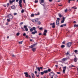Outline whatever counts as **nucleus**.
Segmentation results:
<instances>
[{"mask_svg": "<svg viewBox=\"0 0 78 78\" xmlns=\"http://www.w3.org/2000/svg\"><path fill=\"white\" fill-rule=\"evenodd\" d=\"M24 74H25V76H26V77H29V78H31V76H30V75H28V73L27 72L24 73Z\"/></svg>", "mask_w": 78, "mask_h": 78, "instance_id": "f257e3e1", "label": "nucleus"}, {"mask_svg": "<svg viewBox=\"0 0 78 78\" xmlns=\"http://www.w3.org/2000/svg\"><path fill=\"white\" fill-rule=\"evenodd\" d=\"M72 42H69L67 43V47H70L71 45H72Z\"/></svg>", "mask_w": 78, "mask_h": 78, "instance_id": "f03ea898", "label": "nucleus"}, {"mask_svg": "<svg viewBox=\"0 0 78 78\" xmlns=\"http://www.w3.org/2000/svg\"><path fill=\"white\" fill-rule=\"evenodd\" d=\"M50 25H52V27L53 28H55V23H51L50 24Z\"/></svg>", "mask_w": 78, "mask_h": 78, "instance_id": "7ed1b4c3", "label": "nucleus"}, {"mask_svg": "<svg viewBox=\"0 0 78 78\" xmlns=\"http://www.w3.org/2000/svg\"><path fill=\"white\" fill-rule=\"evenodd\" d=\"M44 73H48V72H51V69H48V70H44Z\"/></svg>", "mask_w": 78, "mask_h": 78, "instance_id": "20e7f679", "label": "nucleus"}, {"mask_svg": "<svg viewBox=\"0 0 78 78\" xmlns=\"http://www.w3.org/2000/svg\"><path fill=\"white\" fill-rule=\"evenodd\" d=\"M22 0H19V3L20 7H22Z\"/></svg>", "mask_w": 78, "mask_h": 78, "instance_id": "39448f33", "label": "nucleus"}, {"mask_svg": "<svg viewBox=\"0 0 78 78\" xmlns=\"http://www.w3.org/2000/svg\"><path fill=\"white\" fill-rule=\"evenodd\" d=\"M47 30H45L43 33V35H44V36L47 35Z\"/></svg>", "mask_w": 78, "mask_h": 78, "instance_id": "423d86ee", "label": "nucleus"}, {"mask_svg": "<svg viewBox=\"0 0 78 78\" xmlns=\"http://www.w3.org/2000/svg\"><path fill=\"white\" fill-rule=\"evenodd\" d=\"M32 21L33 22H38V19H36L35 20H32Z\"/></svg>", "mask_w": 78, "mask_h": 78, "instance_id": "0eeeda50", "label": "nucleus"}, {"mask_svg": "<svg viewBox=\"0 0 78 78\" xmlns=\"http://www.w3.org/2000/svg\"><path fill=\"white\" fill-rule=\"evenodd\" d=\"M66 68H67L66 66H65L63 67V72L64 73H65V72H66Z\"/></svg>", "mask_w": 78, "mask_h": 78, "instance_id": "6e6552de", "label": "nucleus"}, {"mask_svg": "<svg viewBox=\"0 0 78 78\" xmlns=\"http://www.w3.org/2000/svg\"><path fill=\"white\" fill-rule=\"evenodd\" d=\"M8 17L9 19H12V15L10 14L8 16Z\"/></svg>", "mask_w": 78, "mask_h": 78, "instance_id": "1a4fd4ad", "label": "nucleus"}, {"mask_svg": "<svg viewBox=\"0 0 78 78\" xmlns=\"http://www.w3.org/2000/svg\"><path fill=\"white\" fill-rule=\"evenodd\" d=\"M24 28L25 29V30L26 31H28V29L27 28V27L26 26H24Z\"/></svg>", "mask_w": 78, "mask_h": 78, "instance_id": "9d476101", "label": "nucleus"}, {"mask_svg": "<svg viewBox=\"0 0 78 78\" xmlns=\"http://www.w3.org/2000/svg\"><path fill=\"white\" fill-rule=\"evenodd\" d=\"M50 76H54L55 75V73L53 72H51L49 73Z\"/></svg>", "mask_w": 78, "mask_h": 78, "instance_id": "9b49d317", "label": "nucleus"}, {"mask_svg": "<svg viewBox=\"0 0 78 78\" xmlns=\"http://www.w3.org/2000/svg\"><path fill=\"white\" fill-rule=\"evenodd\" d=\"M34 73L36 74V76L37 77H38L39 76V74H37V71H35L34 72Z\"/></svg>", "mask_w": 78, "mask_h": 78, "instance_id": "f8f14e48", "label": "nucleus"}, {"mask_svg": "<svg viewBox=\"0 0 78 78\" xmlns=\"http://www.w3.org/2000/svg\"><path fill=\"white\" fill-rule=\"evenodd\" d=\"M31 76L32 78H34V73H31Z\"/></svg>", "mask_w": 78, "mask_h": 78, "instance_id": "ddd939ff", "label": "nucleus"}, {"mask_svg": "<svg viewBox=\"0 0 78 78\" xmlns=\"http://www.w3.org/2000/svg\"><path fill=\"white\" fill-rule=\"evenodd\" d=\"M35 45L36 44H33V45H31V46H30L29 47L30 48H33V47H35Z\"/></svg>", "mask_w": 78, "mask_h": 78, "instance_id": "4468645a", "label": "nucleus"}, {"mask_svg": "<svg viewBox=\"0 0 78 78\" xmlns=\"http://www.w3.org/2000/svg\"><path fill=\"white\" fill-rule=\"evenodd\" d=\"M11 8L12 9H16V6H15L14 5L12 6Z\"/></svg>", "mask_w": 78, "mask_h": 78, "instance_id": "2eb2a0df", "label": "nucleus"}, {"mask_svg": "<svg viewBox=\"0 0 78 78\" xmlns=\"http://www.w3.org/2000/svg\"><path fill=\"white\" fill-rule=\"evenodd\" d=\"M40 1V4H41V5H42V3H44V0H41Z\"/></svg>", "mask_w": 78, "mask_h": 78, "instance_id": "dca6fc26", "label": "nucleus"}, {"mask_svg": "<svg viewBox=\"0 0 78 78\" xmlns=\"http://www.w3.org/2000/svg\"><path fill=\"white\" fill-rule=\"evenodd\" d=\"M65 20V18L64 17H63L62 20L61 21V23H64V20Z\"/></svg>", "mask_w": 78, "mask_h": 78, "instance_id": "f3484780", "label": "nucleus"}, {"mask_svg": "<svg viewBox=\"0 0 78 78\" xmlns=\"http://www.w3.org/2000/svg\"><path fill=\"white\" fill-rule=\"evenodd\" d=\"M67 58H63V59H62V61H67Z\"/></svg>", "mask_w": 78, "mask_h": 78, "instance_id": "a211bd4d", "label": "nucleus"}, {"mask_svg": "<svg viewBox=\"0 0 78 78\" xmlns=\"http://www.w3.org/2000/svg\"><path fill=\"white\" fill-rule=\"evenodd\" d=\"M56 25H59V21L56 20Z\"/></svg>", "mask_w": 78, "mask_h": 78, "instance_id": "6ab92c4d", "label": "nucleus"}, {"mask_svg": "<svg viewBox=\"0 0 78 78\" xmlns=\"http://www.w3.org/2000/svg\"><path fill=\"white\" fill-rule=\"evenodd\" d=\"M36 48H32V50L33 51H36Z\"/></svg>", "mask_w": 78, "mask_h": 78, "instance_id": "aec40b11", "label": "nucleus"}, {"mask_svg": "<svg viewBox=\"0 0 78 78\" xmlns=\"http://www.w3.org/2000/svg\"><path fill=\"white\" fill-rule=\"evenodd\" d=\"M65 54L66 56H68L69 55V52H67L65 53Z\"/></svg>", "mask_w": 78, "mask_h": 78, "instance_id": "412c9836", "label": "nucleus"}, {"mask_svg": "<svg viewBox=\"0 0 78 78\" xmlns=\"http://www.w3.org/2000/svg\"><path fill=\"white\" fill-rule=\"evenodd\" d=\"M30 16H31V17H34V14H33V13Z\"/></svg>", "mask_w": 78, "mask_h": 78, "instance_id": "4be33fe9", "label": "nucleus"}, {"mask_svg": "<svg viewBox=\"0 0 78 78\" xmlns=\"http://www.w3.org/2000/svg\"><path fill=\"white\" fill-rule=\"evenodd\" d=\"M40 14V13L39 12H38L37 14L35 13V16H39Z\"/></svg>", "mask_w": 78, "mask_h": 78, "instance_id": "5701e85b", "label": "nucleus"}, {"mask_svg": "<svg viewBox=\"0 0 78 78\" xmlns=\"http://www.w3.org/2000/svg\"><path fill=\"white\" fill-rule=\"evenodd\" d=\"M74 62H76L77 61V60H76V57H75L74 59Z\"/></svg>", "mask_w": 78, "mask_h": 78, "instance_id": "b1692460", "label": "nucleus"}, {"mask_svg": "<svg viewBox=\"0 0 78 78\" xmlns=\"http://www.w3.org/2000/svg\"><path fill=\"white\" fill-rule=\"evenodd\" d=\"M44 73H44V71L41 72V75H44Z\"/></svg>", "mask_w": 78, "mask_h": 78, "instance_id": "393cba45", "label": "nucleus"}, {"mask_svg": "<svg viewBox=\"0 0 78 78\" xmlns=\"http://www.w3.org/2000/svg\"><path fill=\"white\" fill-rule=\"evenodd\" d=\"M33 31V28H32L30 29V31L31 32H32Z\"/></svg>", "mask_w": 78, "mask_h": 78, "instance_id": "a878e982", "label": "nucleus"}, {"mask_svg": "<svg viewBox=\"0 0 78 78\" xmlns=\"http://www.w3.org/2000/svg\"><path fill=\"white\" fill-rule=\"evenodd\" d=\"M78 27V25H74V27Z\"/></svg>", "mask_w": 78, "mask_h": 78, "instance_id": "bb28decb", "label": "nucleus"}, {"mask_svg": "<svg viewBox=\"0 0 78 78\" xmlns=\"http://www.w3.org/2000/svg\"><path fill=\"white\" fill-rule=\"evenodd\" d=\"M58 16H59V17H62V15H61V14L59 13V14H58Z\"/></svg>", "mask_w": 78, "mask_h": 78, "instance_id": "cd10ccee", "label": "nucleus"}, {"mask_svg": "<svg viewBox=\"0 0 78 78\" xmlns=\"http://www.w3.org/2000/svg\"><path fill=\"white\" fill-rule=\"evenodd\" d=\"M61 48H64V47H65V46L64 45H62L61 46Z\"/></svg>", "mask_w": 78, "mask_h": 78, "instance_id": "c85d7f7f", "label": "nucleus"}, {"mask_svg": "<svg viewBox=\"0 0 78 78\" xmlns=\"http://www.w3.org/2000/svg\"><path fill=\"white\" fill-rule=\"evenodd\" d=\"M9 2L10 3V4H12V3H13L12 2V1L11 0H9Z\"/></svg>", "mask_w": 78, "mask_h": 78, "instance_id": "c756f323", "label": "nucleus"}, {"mask_svg": "<svg viewBox=\"0 0 78 78\" xmlns=\"http://www.w3.org/2000/svg\"><path fill=\"white\" fill-rule=\"evenodd\" d=\"M7 21H8V22H9L11 21V20H10V19H7Z\"/></svg>", "mask_w": 78, "mask_h": 78, "instance_id": "7c9ffc66", "label": "nucleus"}, {"mask_svg": "<svg viewBox=\"0 0 78 78\" xmlns=\"http://www.w3.org/2000/svg\"><path fill=\"white\" fill-rule=\"evenodd\" d=\"M33 30H34V31L36 30V27H33Z\"/></svg>", "mask_w": 78, "mask_h": 78, "instance_id": "2f4dec72", "label": "nucleus"}, {"mask_svg": "<svg viewBox=\"0 0 78 78\" xmlns=\"http://www.w3.org/2000/svg\"><path fill=\"white\" fill-rule=\"evenodd\" d=\"M19 34H20V33H17L16 34V36H18L19 35Z\"/></svg>", "mask_w": 78, "mask_h": 78, "instance_id": "473e14b6", "label": "nucleus"}, {"mask_svg": "<svg viewBox=\"0 0 78 78\" xmlns=\"http://www.w3.org/2000/svg\"><path fill=\"white\" fill-rule=\"evenodd\" d=\"M35 3H37L38 2V1L37 0H36L35 1Z\"/></svg>", "mask_w": 78, "mask_h": 78, "instance_id": "72a5a7b5", "label": "nucleus"}, {"mask_svg": "<svg viewBox=\"0 0 78 78\" xmlns=\"http://www.w3.org/2000/svg\"><path fill=\"white\" fill-rule=\"evenodd\" d=\"M22 42H23V41H20L19 42V44H22Z\"/></svg>", "mask_w": 78, "mask_h": 78, "instance_id": "f704fd0d", "label": "nucleus"}, {"mask_svg": "<svg viewBox=\"0 0 78 78\" xmlns=\"http://www.w3.org/2000/svg\"><path fill=\"white\" fill-rule=\"evenodd\" d=\"M21 12L22 13H23V12H24V10L23 9L21 11Z\"/></svg>", "mask_w": 78, "mask_h": 78, "instance_id": "c9c22d12", "label": "nucleus"}, {"mask_svg": "<svg viewBox=\"0 0 78 78\" xmlns=\"http://www.w3.org/2000/svg\"><path fill=\"white\" fill-rule=\"evenodd\" d=\"M14 16H16V15H17V13L15 12L13 14Z\"/></svg>", "mask_w": 78, "mask_h": 78, "instance_id": "e433bc0d", "label": "nucleus"}, {"mask_svg": "<svg viewBox=\"0 0 78 78\" xmlns=\"http://www.w3.org/2000/svg\"><path fill=\"white\" fill-rule=\"evenodd\" d=\"M37 69H38V71H39V72H40V71H41V70H40V69L39 68V67H38Z\"/></svg>", "mask_w": 78, "mask_h": 78, "instance_id": "4c0bfd02", "label": "nucleus"}, {"mask_svg": "<svg viewBox=\"0 0 78 78\" xmlns=\"http://www.w3.org/2000/svg\"><path fill=\"white\" fill-rule=\"evenodd\" d=\"M39 30H43V28L41 27V28H39Z\"/></svg>", "mask_w": 78, "mask_h": 78, "instance_id": "58836bf2", "label": "nucleus"}, {"mask_svg": "<svg viewBox=\"0 0 78 78\" xmlns=\"http://www.w3.org/2000/svg\"><path fill=\"white\" fill-rule=\"evenodd\" d=\"M74 51L75 53H77V52H78V51L77 50H75Z\"/></svg>", "mask_w": 78, "mask_h": 78, "instance_id": "ea45409f", "label": "nucleus"}, {"mask_svg": "<svg viewBox=\"0 0 78 78\" xmlns=\"http://www.w3.org/2000/svg\"><path fill=\"white\" fill-rule=\"evenodd\" d=\"M41 22L39 21L38 22V25H41Z\"/></svg>", "mask_w": 78, "mask_h": 78, "instance_id": "a19ab883", "label": "nucleus"}, {"mask_svg": "<svg viewBox=\"0 0 78 78\" xmlns=\"http://www.w3.org/2000/svg\"><path fill=\"white\" fill-rule=\"evenodd\" d=\"M67 9H66L65 10V12H67Z\"/></svg>", "mask_w": 78, "mask_h": 78, "instance_id": "79ce46f5", "label": "nucleus"}, {"mask_svg": "<svg viewBox=\"0 0 78 78\" xmlns=\"http://www.w3.org/2000/svg\"><path fill=\"white\" fill-rule=\"evenodd\" d=\"M34 33H37V31L36 30H34Z\"/></svg>", "mask_w": 78, "mask_h": 78, "instance_id": "37998d69", "label": "nucleus"}, {"mask_svg": "<svg viewBox=\"0 0 78 78\" xmlns=\"http://www.w3.org/2000/svg\"><path fill=\"white\" fill-rule=\"evenodd\" d=\"M35 32H32V34H35Z\"/></svg>", "mask_w": 78, "mask_h": 78, "instance_id": "c03bdc74", "label": "nucleus"}, {"mask_svg": "<svg viewBox=\"0 0 78 78\" xmlns=\"http://www.w3.org/2000/svg\"><path fill=\"white\" fill-rule=\"evenodd\" d=\"M70 1H72V0H69L68 2L69 3H70Z\"/></svg>", "mask_w": 78, "mask_h": 78, "instance_id": "a18cd8bd", "label": "nucleus"}, {"mask_svg": "<svg viewBox=\"0 0 78 78\" xmlns=\"http://www.w3.org/2000/svg\"><path fill=\"white\" fill-rule=\"evenodd\" d=\"M57 20H60V19H59V18H57Z\"/></svg>", "mask_w": 78, "mask_h": 78, "instance_id": "49530a36", "label": "nucleus"}, {"mask_svg": "<svg viewBox=\"0 0 78 78\" xmlns=\"http://www.w3.org/2000/svg\"><path fill=\"white\" fill-rule=\"evenodd\" d=\"M3 6H4V7H6V5L4 4L3 5Z\"/></svg>", "mask_w": 78, "mask_h": 78, "instance_id": "de8ad7c7", "label": "nucleus"}, {"mask_svg": "<svg viewBox=\"0 0 78 78\" xmlns=\"http://www.w3.org/2000/svg\"><path fill=\"white\" fill-rule=\"evenodd\" d=\"M64 27V25H62L61 26H60V27Z\"/></svg>", "mask_w": 78, "mask_h": 78, "instance_id": "09e8293b", "label": "nucleus"}, {"mask_svg": "<svg viewBox=\"0 0 78 78\" xmlns=\"http://www.w3.org/2000/svg\"><path fill=\"white\" fill-rule=\"evenodd\" d=\"M12 2L13 3V2H15V0H12Z\"/></svg>", "mask_w": 78, "mask_h": 78, "instance_id": "8fccbe9b", "label": "nucleus"}, {"mask_svg": "<svg viewBox=\"0 0 78 78\" xmlns=\"http://www.w3.org/2000/svg\"><path fill=\"white\" fill-rule=\"evenodd\" d=\"M23 36H26V34H25V33H24V34H23Z\"/></svg>", "mask_w": 78, "mask_h": 78, "instance_id": "3c124183", "label": "nucleus"}, {"mask_svg": "<svg viewBox=\"0 0 78 78\" xmlns=\"http://www.w3.org/2000/svg\"><path fill=\"white\" fill-rule=\"evenodd\" d=\"M57 73L58 74H60V72H57Z\"/></svg>", "mask_w": 78, "mask_h": 78, "instance_id": "603ef678", "label": "nucleus"}, {"mask_svg": "<svg viewBox=\"0 0 78 78\" xmlns=\"http://www.w3.org/2000/svg\"><path fill=\"white\" fill-rule=\"evenodd\" d=\"M39 68H40V69H41V70H42V67H40Z\"/></svg>", "mask_w": 78, "mask_h": 78, "instance_id": "864d4df0", "label": "nucleus"}, {"mask_svg": "<svg viewBox=\"0 0 78 78\" xmlns=\"http://www.w3.org/2000/svg\"><path fill=\"white\" fill-rule=\"evenodd\" d=\"M62 43L63 44H65V41L63 42Z\"/></svg>", "mask_w": 78, "mask_h": 78, "instance_id": "5fc2aeb1", "label": "nucleus"}, {"mask_svg": "<svg viewBox=\"0 0 78 78\" xmlns=\"http://www.w3.org/2000/svg\"><path fill=\"white\" fill-rule=\"evenodd\" d=\"M57 77H58V76L56 75L55 76V78H57Z\"/></svg>", "mask_w": 78, "mask_h": 78, "instance_id": "6e6d98bb", "label": "nucleus"}, {"mask_svg": "<svg viewBox=\"0 0 78 78\" xmlns=\"http://www.w3.org/2000/svg\"><path fill=\"white\" fill-rule=\"evenodd\" d=\"M12 57H15V55H12Z\"/></svg>", "mask_w": 78, "mask_h": 78, "instance_id": "4d7b16f0", "label": "nucleus"}, {"mask_svg": "<svg viewBox=\"0 0 78 78\" xmlns=\"http://www.w3.org/2000/svg\"><path fill=\"white\" fill-rule=\"evenodd\" d=\"M23 22L21 23H20V25H22V24H23Z\"/></svg>", "mask_w": 78, "mask_h": 78, "instance_id": "13d9d810", "label": "nucleus"}, {"mask_svg": "<svg viewBox=\"0 0 78 78\" xmlns=\"http://www.w3.org/2000/svg\"><path fill=\"white\" fill-rule=\"evenodd\" d=\"M7 6H9V3H8L7 4Z\"/></svg>", "mask_w": 78, "mask_h": 78, "instance_id": "bf43d9fd", "label": "nucleus"}, {"mask_svg": "<svg viewBox=\"0 0 78 78\" xmlns=\"http://www.w3.org/2000/svg\"><path fill=\"white\" fill-rule=\"evenodd\" d=\"M63 26H64V27H66V24H64L63 25Z\"/></svg>", "mask_w": 78, "mask_h": 78, "instance_id": "052dcab7", "label": "nucleus"}, {"mask_svg": "<svg viewBox=\"0 0 78 78\" xmlns=\"http://www.w3.org/2000/svg\"><path fill=\"white\" fill-rule=\"evenodd\" d=\"M23 2L24 3H25V0H23Z\"/></svg>", "mask_w": 78, "mask_h": 78, "instance_id": "680f3d73", "label": "nucleus"}, {"mask_svg": "<svg viewBox=\"0 0 78 78\" xmlns=\"http://www.w3.org/2000/svg\"><path fill=\"white\" fill-rule=\"evenodd\" d=\"M30 41H33V40L32 39H30Z\"/></svg>", "mask_w": 78, "mask_h": 78, "instance_id": "e2e57ef3", "label": "nucleus"}, {"mask_svg": "<svg viewBox=\"0 0 78 78\" xmlns=\"http://www.w3.org/2000/svg\"><path fill=\"white\" fill-rule=\"evenodd\" d=\"M55 67H58V65H55Z\"/></svg>", "mask_w": 78, "mask_h": 78, "instance_id": "0e129e2a", "label": "nucleus"}, {"mask_svg": "<svg viewBox=\"0 0 78 78\" xmlns=\"http://www.w3.org/2000/svg\"><path fill=\"white\" fill-rule=\"evenodd\" d=\"M39 35L40 36H41V35H42V34H41V33L39 34Z\"/></svg>", "mask_w": 78, "mask_h": 78, "instance_id": "69168bd1", "label": "nucleus"}, {"mask_svg": "<svg viewBox=\"0 0 78 78\" xmlns=\"http://www.w3.org/2000/svg\"><path fill=\"white\" fill-rule=\"evenodd\" d=\"M8 24H9L8 23H6V24H5V25H8Z\"/></svg>", "mask_w": 78, "mask_h": 78, "instance_id": "338daca9", "label": "nucleus"}, {"mask_svg": "<svg viewBox=\"0 0 78 78\" xmlns=\"http://www.w3.org/2000/svg\"><path fill=\"white\" fill-rule=\"evenodd\" d=\"M49 2H52V0H49Z\"/></svg>", "mask_w": 78, "mask_h": 78, "instance_id": "774afa93", "label": "nucleus"}]
</instances>
